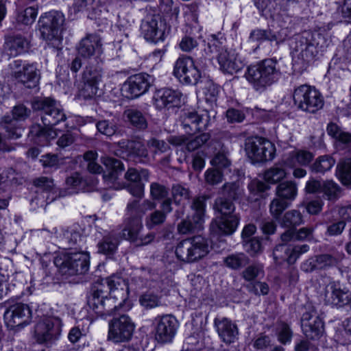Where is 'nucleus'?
<instances>
[{
  "label": "nucleus",
  "instance_id": "1",
  "mask_svg": "<svg viewBox=\"0 0 351 351\" xmlns=\"http://www.w3.org/2000/svg\"><path fill=\"white\" fill-rule=\"evenodd\" d=\"M282 72L279 62L276 59H265L256 64L247 68L245 73L247 80L256 90H263L277 82Z\"/></svg>",
  "mask_w": 351,
  "mask_h": 351
},
{
  "label": "nucleus",
  "instance_id": "2",
  "mask_svg": "<svg viewBox=\"0 0 351 351\" xmlns=\"http://www.w3.org/2000/svg\"><path fill=\"white\" fill-rule=\"evenodd\" d=\"M309 35L303 32L295 36L290 44L293 65L295 69L302 71L317 56V50L308 40Z\"/></svg>",
  "mask_w": 351,
  "mask_h": 351
},
{
  "label": "nucleus",
  "instance_id": "3",
  "mask_svg": "<svg viewBox=\"0 0 351 351\" xmlns=\"http://www.w3.org/2000/svg\"><path fill=\"white\" fill-rule=\"evenodd\" d=\"M209 252V245L207 240L197 235L180 241L176 248L177 258L186 263L195 262Z\"/></svg>",
  "mask_w": 351,
  "mask_h": 351
},
{
  "label": "nucleus",
  "instance_id": "4",
  "mask_svg": "<svg viewBox=\"0 0 351 351\" xmlns=\"http://www.w3.org/2000/svg\"><path fill=\"white\" fill-rule=\"evenodd\" d=\"M294 104L299 110L314 114L324 104L322 94L314 87L303 84L295 88L293 94Z\"/></svg>",
  "mask_w": 351,
  "mask_h": 351
},
{
  "label": "nucleus",
  "instance_id": "5",
  "mask_svg": "<svg viewBox=\"0 0 351 351\" xmlns=\"http://www.w3.org/2000/svg\"><path fill=\"white\" fill-rule=\"evenodd\" d=\"M32 106L34 110L41 112V120L45 126H54L66 120L60 105L51 97L35 99Z\"/></svg>",
  "mask_w": 351,
  "mask_h": 351
},
{
  "label": "nucleus",
  "instance_id": "6",
  "mask_svg": "<svg viewBox=\"0 0 351 351\" xmlns=\"http://www.w3.org/2000/svg\"><path fill=\"white\" fill-rule=\"evenodd\" d=\"M206 199V196H198L193 199L191 208L195 213L178 223L177 230L179 234H195L203 228Z\"/></svg>",
  "mask_w": 351,
  "mask_h": 351
},
{
  "label": "nucleus",
  "instance_id": "7",
  "mask_svg": "<svg viewBox=\"0 0 351 351\" xmlns=\"http://www.w3.org/2000/svg\"><path fill=\"white\" fill-rule=\"evenodd\" d=\"M108 290H106V286L103 282L98 281L92 287L88 304L99 315H112L119 307L113 305L114 301L111 296L108 298Z\"/></svg>",
  "mask_w": 351,
  "mask_h": 351
},
{
  "label": "nucleus",
  "instance_id": "8",
  "mask_svg": "<svg viewBox=\"0 0 351 351\" xmlns=\"http://www.w3.org/2000/svg\"><path fill=\"white\" fill-rule=\"evenodd\" d=\"M55 264L64 275H78L86 273L89 267V257L83 252H69L55 259Z\"/></svg>",
  "mask_w": 351,
  "mask_h": 351
},
{
  "label": "nucleus",
  "instance_id": "9",
  "mask_svg": "<svg viewBox=\"0 0 351 351\" xmlns=\"http://www.w3.org/2000/svg\"><path fill=\"white\" fill-rule=\"evenodd\" d=\"M65 19L60 12L53 11L45 14L39 20L41 37L46 41L60 43L64 30Z\"/></svg>",
  "mask_w": 351,
  "mask_h": 351
},
{
  "label": "nucleus",
  "instance_id": "10",
  "mask_svg": "<svg viewBox=\"0 0 351 351\" xmlns=\"http://www.w3.org/2000/svg\"><path fill=\"white\" fill-rule=\"evenodd\" d=\"M245 149L247 156L254 163L272 160L276 153L275 145L262 137L248 138Z\"/></svg>",
  "mask_w": 351,
  "mask_h": 351
},
{
  "label": "nucleus",
  "instance_id": "11",
  "mask_svg": "<svg viewBox=\"0 0 351 351\" xmlns=\"http://www.w3.org/2000/svg\"><path fill=\"white\" fill-rule=\"evenodd\" d=\"M212 38L213 39L208 43V47L210 53L217 54L220 69L223 73L231 75L240 71L243 67V63L237 59L234 53L228 52L215 35L212 36Z\"/></svg>",
  "mask_w": 351,
  "mask_h": 351
},
{
  "label": "nucleus",
  "instance_id": "12",
  "mask_svg": "<svg viewBox=\"0 0 351 351\" xmlns=\"http://www.w3.org/2000/svg\"><path fill=\"white\" fill-rule=\"evenodd\" d=\"M154 337L160 344L171 343L179 328L176 317L171 314L158 315L153 321Z\"/></svg>",
  "mask_w": 351,
  "mask_h": 351
},
{
  "label": "nucleus",
  "instance_id": "13",
  "mask_svg": "<svg viewBox=\"0 0 351 351\" xmlns=\"http://www.w3.org/2000/svg\"><path fill=\"white\" fill-rule=\"evenodd\" d=\"M134 328V323L128 315L114 317L109 322L108 339L114 343L128 341L132 338Z\"/></svg>",
  "mask_w": 351,
  "mask_h": 351
},
{
  "label": "nucleus",
  "instance_id": "14",
  "mask_svg": "<svg viewBox=\"0 0 351 351\" xmlns=\"http://www.w3.org/2000/svg\"><path fill=\"white\" fill-rule=\"evenodd\" d=\"M62 322L60 318L48 317L43 318L36 326L35 334L39 343H52L61 332Z\"/></svg>",
  "mask_w": 351,
  "mask_h": 351
},
{
  "label": "nucleus",
  "instance_id": "15",
  "mask_svg": "<svg viewBox=\"0 0 351 351\" xmlns=\"http://www.w3.org/2000/svg\"><path fill=\"white\" fill-rule=\"evenodd\" d=\"M3 317L5 324L10 328L24 326L32 321V310L29 305L22 302L8 303Z\"/></svg>",
  "mask_w": 351,
  "mask_h": 351
},
{
  "label": "nucleus",
  "instance_id": "16",
  "mask_svg": "<svg viewBox=\"0 0 351 351\" xmlns=\"http://www.w3.org/2000/svg\"><path fill=\"white\" fill-rule=\"evenodd\" d=\"M143 229L142 221L138 218L125 219L124 221V228L122 230L123 237L134 243L136 246L146 245L152 243L155 234L148 233L143 236L141 234Z\"/></svg>",
  "mask_w": 351,
  "mask_h": 351
},
{
  "label": "nucleus",
  "instance_id": "17",
  "mask_svg": "<svg viewBox=\"0 0 351 351\" xmlns=\"http://www.w3.org/2000/svg\"><path fill=\"white\" fill-rule=\"evenodd\" d=\"M173 73L180 82L186 84H195L201 77L200 71L189 56H182L176 60Z\"/></svg>",
  "mask_w": 351,
  "mask_h": 351
},
{
  "label": "nucleus",
  "instance_id": "18",
  "mask_svg": "<svg viewBox=\"0 0 351 351\" xmlns=\"http://www.w3.org/2000/svg\"><path fill=\"white\" fill-rule=\"evenodd\" d=\"M152 77L146 73H138L130 76L123 84L122 91L124 95L133 99L146 93L151 86Z\"/></svg>",
  "mask_w": 351,
  "mask_h": 351
},
{
  "label": "nucleus",
  "instance_id": "19",
  "mask_svg": "<svg viewBox=\"0 0 351 351\" xmlns=\"http://www.w3.org/2000/svg\"><path fill=\"white\" fill-rule=\"evenodd\" d=\"M149 173L146 169H141L138 171L134 168H128L124 175L126 182L123 187L134 197L142 198L144 195V184L142 180H147Z\"/></svg>",
  "mask_w": 351,
  "mask_h": 351
},
{
  "label": "nucleus",
  "instance_id": "20",
  "mask_svg": "<svg viewBox=\"0 0 351 351\" xmlns=\"http://www.w3.org/2000/svg\"><path fill=\"white\" fill-rule=\"evenodd\" d=\"M100 282L106 286V290L113 300L119 301V306L124 302L128 297V283L124 278L118 275H112Z\"/></svg>",
  "mask_w": 351,
  "mask_h": 351
},
{
  "label": "nucleus",
  "instance_id": "21",
  "mask_svg": "<svg viewBox=\"0 0 351 351\" xmlns=\"http://www.w3.org/2000/svg\"><path fill=\"white\" fill-rule=\"evenodd\" d=\"M302 328L306 337L311 339H319L324 332V322L313 308L302 317Z\"/></svg>",
  "mask_w": 351,
  "mask_h": 351
},
{
  "label": "nucleus",
  "instance_id": "22",
  "mask_svg": "<svg viewBox=\"0 0 351 351\" xmlns=\"http://www.w3.org/2000/svg\"><path fill=\"white\" fill-rule=\"evenodd\" d=\"M180 121L185 132L189 134L204 130L209 123L207 112L199 114L197 112H185L180 117Z\"/></svg>",
  "mask_w": 351,
  "mask_h": 351
},
{
  "label": "nucleus",
  "instance_id": "23",
  "mask_svg": "<svg viewBox=\"0 0 351 351\" xmlns=\"http://www.w3.org/2000/svg\"><path fill=\"white\" fill-rule=\"evenodd\" d=\"M325 302L337 307H343L351 304V293L342 289L339 285L332 282L325 288Z\"/></svg>",
  "mask_w": 351,
  "mask_h": 351
},
{
  "label": "nucleus",
  "instance_id": "24",
  "mask_svg": "<svg viewBox=\"0 0 351 351\" xmlns=\"http://www.w3.org/2000/svg\"><path fill=\"white\" fill-rule=\"evenodd\" d=\"M339 258L330 254H322L311 256L301 265V269L306 273L315 270H326L337 265Z\"/></svg>",
  "mask_w": 351,
  "mask_h": 351
},
{
  "label": "nucleus",
  "instance_id": "25",
  "mask_svg": "<svg viewBox=\"0 0 351 351\" xmlns=\"http://www.w3.org/2000/svg\"><path fill=\"white\" fill-rule=\"evenodd\" d=\"M12 75L19 82L27 88L37 87L40 78V73L35 64H27L22 69L14 71Z\"/></svg>",
  "mask_w": 351,
  "mask_h": 351
},
{
  "label": "nucleus",
  "instance_id": "26",
  "mask_svg": "<svg viewBox=\"0 0 351 351\" xmlns=\"http://www.w3.org/2000/svg\"><path fill=\"white\" fill-rule=\"evenodd\" d=\"M78 53L83 58H90L102 53L101 38L96 34H87L77 47Z\"/></svg>",
  "mask_w": 351,
  "mask_h": 351
},
{
  "label": "nucleus",
  "instance_id": "27",
  "mask_svg": "<svg viewBox=\"0 0 351 351\" xmlns=\"http://www.w3.org/2000/svg\"><path fill=\"white\" fill-rule=\"evenodd\" d=\"M214 324L219 336L223 342L230 344L236 341L239 330L235 323L226 317H217Z\"/></svg>",
  "mask_w": 351,
  "mask_h": 351
},
{
  "label": "nucleus",
  "instance_id": "28",
  "mask_svg": "<svg viewBox=\"0 0 351 351\" xmlns=\"http://www.w3.org/2000/svg\"><path fill=\"white\" fill-rule=\"evenodd\" d=\"M180 101V94L170 88L159 89L154 95V104L159 110L177 106Z\"/></svg>",
  "mask_w": 351,
  "mask_h": 351
},
{
  "label": "nucleus",
  "instance_id": "29",
  "mask_svg": "<svg viewBox=\"0 0 351 351\" xmlns=\"http://www.w3.org/2000/svg\"><path fill=\"white\" fill-rule=\"evenodd\" d=\"M141 30L143 37L147 41L157 43L163 40L164 30L158 27L157 18L154 16H147L142 21Z\"/></svg>",
  "mask_w": 351,
  "mask_h": 351
},
{
  "label": "nucleus",
  "instance_id": "30",
  "mask_svg": "<svg viewBox=\"0 0 351 351\" xmlns=\"http://www.w3.org/2000/svg\"><path fill=\"white\" fill-rule=\"evenodd\" d=\"M239 221V218L237 215L221 217L212 221L210 228L212 232L218 234H231L236 230Z\"/></svg>",
  "mask_w": 351,
  "mask_h": 351
},
{
  "label": "nucleus",
  "instance_id": "31",
  "mask_svg": "<svg viewBox=\"0 0 351 351\" xmlns=\"http://www.w3.org/2000/svg\"><path fill=\"white\" fill-rule=\"evenodd\" d=\"M29 134L35 138V141L42 145H45L49 141L55 138L58 136L56 130L53 126L43 127L39 124L33 125L29 130Z\"/></svg>",
  "mask_w": 351,
  "mask_h": 351
},
{
  "label": "nucleus",
  "instance_id": "32",
  "mask_svg": "<svg viewBox=\"0 0 351 351\" xmlns=\"http://www.w3.org/2000/svg\"><path fill=\"white\" fill-rule=\"evenodd\" d=\"M156 204L149 199L144 200L141 204L139 200H132L127 204L126 219L139 218L141 220L142 217L147 210L155 208Z\"/></svg>",
  "mask_w": 351,
  "mask_h": 351
},
{
  "label": "nucleus",
  "instance_id": "33",
  "mask_svg": "<svg viewBox=\"0 0 351 351\" xmlns=\"http://www.w3.org/2000/svg\"><path fill=\"white\" fill-rule=\"evenodd\" d=\"M277 22L280 29L276 32V36H274L276 40V45L284 42L291 34L294 26L292 17L285 13H280L277 19Z\"/></svg>",
  "mask_w": 351,
  "mask_h": 351
},
{
  "label": "nucleus",
  "instance_id": "34",
  "mask_svg": "<svg viewBox=\"0 0 351 351\" xmlns=\"http://www.w3.org/2000/svg\"><path fill=\"white\" fill-rule=\"evenodd\" d=\"M121 148L132 158H147L148 152L145 145L140 141H123L119 143Z\"/></svg>",
  "mask_w": 351,
  "mask_h": 351
},
{
  "label": "nucleus",
  "instance_id": "35",
  "mask_svg": "<svg viewBox=\"0 0 351 351\" xmlns=\"http://www.w3.org/2000/svg\"><path fill=\"white\" fill-rule=\"evenodd\" d=\"M285 159L275 164L273 167L267 169L264 173V180L270 184H276L282 180L287 176Z\"/></svg>",
  "mask_w": 351,
  "mask_h": 351
},
{
  "label": "nucleus",
  "instance_id": "36",
  "mask_svg": "<svg viewBox=\"0 0 351 351\" xmlns=\"http://www.w3.org/2000/svg\"><path fill=\"white\" fill-rule=\"evenodd\" d=\"M0 125L5 130L6 138L9 140L20 138L24 132L23 128L17 125L16 122L10 116L3 117L0 121Z\"/></svg>",
  "mask_w": 351,
  "mask_h": 351
},
{
  "label": "nucleus",
  "instance_id": "37",
  "mask_svg": "<svg viewBox=\"0 0 351 351\" xmlns=\"http://www.w3.org/2000/svg\"><path fill=\"white\" fill-rule=\"evenodd\" d=\"M104 165L108 169V173L104 175V178L108 182H114L118 179L119 175L124 170L123 163L119 159L106 158L104 160Z\"/></svg>",
  "mask_w": 351,
  "mask_h": 351
},
{
  "label": "nucleus",
  "instance_id": "38",
  "mask_svg": "<svg viewBox=\"0 0 351 351\" xmlns=\"http://www.w3.org/2000/svg\"><path fill=\"white\" fill-rule=\"evenodd\" d=\"M313 155L310 152H292L285 158V164L289 168H294L296 165L306 166L313 160Z\"/></svg>",
  "mask_w": 351,
  "mask_h": 351
},
{
  "label": "nucleus",
  "instance_id": "39",
  "mask_svg": "<svg viewBox=\"0 0 351 351\" xmlns=\"http://www.w3.org/2000/svg\"><path fill=\"white\" fill-rule=\"evenodd\" d=\"M308 250L309 246L306 244L295 246L287 245L286 244H279L278 245L276 252H278L279 250H286L287 262L291 265L296 262L300 255L308 252ZM276 255L279 256L277 252H276Z\"/></svg>",
  "mask_w": 351,
  "mask_h": 351
},
{
  "label": "nucleus",
  "instance_id": "40",
  "mask_svg": "<svg viewBox=\"0 0 351 351\" xmlns=\"http://www.w3.org/2000/svg\"><path fill=\"white\" fill-rule=\"evenodd\" d=\"M123 115L132 127L138 130H145L147 128V119L141 110L135 108H129L124 111Z\"/></svg>",
  "mask_w": 351,
  "mask_h": 351
},
{
  "label": "nucleus",
  "instance_id": "41",
  "mask_svg": "<svg viewBox=\"0 0 351 351\" xmlns=\"http://www.w3.org/2000/svg\"><path fill=\"white\" fill-rule=\"evenodd\" d=\"M297 193V184L293 181L282 182L277 186L276 189V196L285 199L287 202L294 199Z\"/></svg>",
  "mask_w": 351,
  "mask_h": 351
},
{
  "label": "nucleus",
  "instance_id": "42",
  "mask_svg": "<svg viewBox=\"0 0 351 351\" xmlns=\"http://www.w3.org/2000/svg\"><path fill=\"white\" fill-rule=\"evenodd\" d=\"M119 243V239L116 236H105L97 244L98 252L105 255H112L116 252Z\"/></svg>",
  "mask_w": 351,
  "mask_h": 351
},
{
  "label": "nucleus",
  "instance_id": "43",
  "mask_svg": "<svg viewBox=\"0 0 351 351\" xmlns=\"http://www.w3.org/2000/svg\"><path fill=\"white\" fill-rule=\"evenodd\" d=\"M10 56H16L24 52L29 45L28 41L21 36L10 37L6 42Z\"/></svg>",
  "mask_w": 351,
  "mask_h": 351
},
{
  "label": "nucleus",
  "instance_id": "44",
  "mask_svg": "<svg viewBox=\"0 0 351 351\" xmlns=\"http://www.w3.org/2000/svg\"><path fill=\"white\" fill-rule=\"evenodd\" d=\"M103 69L99 65L90 64L86 66L82 73V82L93 83L97 85L101 82Z\"/></svg>",
  "mask_w": 351,
  "mask_h": 351
},
{
  "label": "nucleus",
  "instance_id": "45",
  "mask_svg": "<svg viewBox=\"0 0 351 351\" xmlns=\"http://www.w3.org/2000/svg\"><path fill=\"white\" fill-rule=\"evenodd\" d=\"M223 263L228 268L238 270L247 265L250 263V258L244 253H236L226 257Z\"/></svg>",
  "mask_w": 351,
  "mask_h": 351
},
{
  "label": "nucleus",
  "instance_id": "46",
  "mask_svg": "<svg viewBox=\"0 0 351 351\" xmlns=\"http://www.w3.org/2000/svg\"><path fill=\"white\" fill-rule=\"evenodd\" d=\"M327 132L333 138L351 148V134L343 131L337 124L330 123L327 126Z\"/></svg>",
  "mask_w": 351,
  "mask_h": 351
},
{
  "label": "nucleus",
  "instance_id": "47",
  "mask_svg": "<svg viewBox=\"0 0 351 351\" xmlns=\"http://www.w3.org/2000/svg\"><path fill=\"white\" fill-rule=\"evenodd\" d=\"M336 174L343 185H351V158L338 163Z\"/></svg>",
  "mask_w": 351,
  "mask_h": 351
},
{
  "label": "nucleus",
  "instance_id": "48",
  "mask_svg": "<svg viewBox=\"0 0 351 351\" xmlns=\"http://www.w3.org/2000/svg\"><path fill=\"white\" fill-rule=\"evenodd\" d=\"M303 223V216L298 210H291L286 212L280 221L281 226L285 228H295Z\"/></svg>",
  "mask_w": 351,
  "mask_h": 351
},
{
  "label": "nucleus",
  "instance_id": "49",
  "mask_svg": "<svg viewBox=\"0 0 351 351\" xmlns=\"http://www.w3.org/2000/svg\"><path fill=\"white\" fill-rule=\"evenodd\" d=\"M217 149L218 151L212 159L211 164L217 167H226L229 166L230 161L228 158L229 154L228 149L219 142L217 143V146L215 147V149Z\"/></svg>",
  "mask_w": 351,
  "mask_h": 351
},
{
  "label": "nucleus",
  "instance_id": "50",
  "mask_svg": "<svg viewBox=\"0 0 351 351\" xmlns=\"http://www.w3.org/2000/svg\"><path fill=\"white\" fill-rule=\"evenodd\" d=\"M335 160L330 156H319L311 166V169L316 173H324L329 171L335 165Z\"/></svg>",
  "mask_w": 351,
  "mask_h": 351
},
{
  "label": "nucleus",
  "instance_id": "51",
  "mask_svg": "<svg viewBox=\"0 0 351 351\" xmlns=\"http://www.w3.org/2000/svg\"><path fill=\"white\" fill-rule=\"evenodd\" d=\"M341 191V187L332 180H326L322 182L321 193H323L328 200H337L340 196Z\"/></svg>",
  "mask_w": 351,
  "mask_h": 351
},
{
  "label": "nucleus",
  "instance_id": "52",
  "mask_svg": "<svg viewBox=\"0 0 351 351\" xmlns=\"http://www.w3.org/2000/svg\"><path fill=\"white\" fill-rule=\"evenodd\" d=\"M304 33L309 35L308 39L315 46L317 54L319 51H323L330 45V40L319 32L304 31Z\"/></svg>",
  "mask_w": 351,
  "mask_h": 351
},
{
  "label": "nucleus",
  "instance_id": "53",
  "mask_svg": "<svg viewBox=\"0 0 351 351\" xmlns=\"http://www.w3.org/2000/svg\"><path fill=\"white\" fill-rule=\"evenodd\" d=\"M214 208L221 214V217H228L234 213L235 207L234 204L230 199L224 197H218L214 204Z\"/></svg>",
  "mask_w": 351,
  "mask_h": 351
},
{
  "label": "nucleus",
  "instance_id": "54",
  "mask_svg": "<svg viewBox=\"0 0 351 351\" xmlns=\"http://www.w3.org/2000/svg\"><path fill=\"white\" fill-rule=\"evenodd\" d=\"M241 193V191L238 182H228L223 185L220 197H224L232 202L238 199Z\"/></svg>",
  "mask_w": 351,
  "mask_h": 351
},
{
  "label": "nucleus",
  "instance_id": "55",
  "mask_svg": "<svg viewBox=\"0 0 351 351\" xmlns=\"http://www.w3.org/2000/svg\"><path fill=\"white\" fill-rule=\"evenodd\" d=\"M289 206V203L278 196L269 204V213L275 219H278L282 213Z\"/></svg>",
  "mask_w": 351,
  "mask_h": 351
},
{
  "label": "nucleus",
  "instance_id": "56",
  "mask_svg": "<svg viewBox=\"0 0 351 351\" xmlns=\"http://www.w3.org/2000/svg\"><path fill=\"white\" fill-rule=\"evenodd\" d=\"M263 266L261 264L248 265L241 273L242 278L250 282L256 281V279L261 275L263 276Z\"/></svg>",
  "mask_w": 351,
  "mask_h": 351
},
{
  "label": "nucleus",
  "instance_id": "57",
  "mask_svg": "<svg viewBox=\"0 0 351 351\" xmlns=\"http://www.w3.org/2000/svg\"><path fill=\"white\" fill-rule=\"evenodd\" d=\"M139 302L145 309H152L161 306L160 297L152 292H146L141 295Z\"/></svg>",
  "mask_w": 351,
  "mask_h": 351
},
{
  "label": "nucleus",
  "instance_id": "58",
  "mask_svg": "<svg viewBox=\"0 0 351 351\" xmlns=\"http://www.w3.org/2000/svg\"><path fill=\"white\" fill-rule=\"evenodd\" d=\"M172 198L175 204H180L184 200H188L191 197V192L188 188L176 184L171 188Z\"/></svg>",
  "mask_w": 351,
  "mask_h": 351
},
{
  "label": "nucleus",
  "instance_id": "59",
  "mask_svg": "<svg viewBox=\"0 0 351 351\" xmlns=\"http://www.w3.org/2000/svg\"><path fill=\"white\" fill-rule=\"evenodd\" d=\"M166 218L165 213L159 210H156L146 217L145 226L149 230L154 229L162 225L166 221Z\"/></svg>",
  "mask_w": 351,
  "mask_h": 351
},
{
  "label": "nucleus",
  "instance_id": "60",
  "mask_svg": "<svg viewBox=\"0 0 351 351\" xmlns=\"http://www.w3.org/2000/svg\"><path fill=\"white\" fill-rule=\"evenodd\" d=\"M102 5L100 0H86V11L88 17L93 20L99 19L102 12Z\"/></svg>",
  "mask_w": 351,
  "mask_h": 351
},
{
  "label": "nucleus",
  "instance_id": "61",
  "mask_svg": "<svg viewBox=\"0 0 351 351\" xmlns=\"http://www.w3.org/2000/svg\"><path fill=\"white\" fill-rule=\"evenodd\" d=\"M243 246L245 251L250 254V256H256L263 251V246L261 241L257 237L249 239L243 241Z\"/></svg>",
  "mask_w": 351,
  "mask_h": 351
},
{
  "label": "nucleus",
  "instance_id": "62",
  "mask_svg": "<svg viewBox=\"0 0 351 351\" xmlns=\"http://www.w3.org/2000/svg\"><path fill=\"white\" fill-rule=\"evenodd\" d=\"M38 14L37 10L34 7H29L21 12L17 16V21L25 25H31L35 21Z\"/></svg>",
  "mask_w": 351,
  "mask_h": 351
},
{
  "label": "nucleus",
  "instance_id": "63",
  "mask_svg": "<svg viewBox=\"0 0 351 351\" xmlns=\"http://www.w3.org/2000/svg\"><path fill=\"white\" fill-rule=\"evenodd\" d=\"M168 189L158 182H152L150 185V195L154 200H160L167 197Z\"/></svg>",
  "mask_w": 351,
  "mask_h": 351
},
{
  "label": "nucleus",
  "instance_id": "64",
  "mask_svg": "<svg viewBox=\"0 0 351 351\" xmlns=\"http://www.w3.org/2000/svg\"><path fill=\"white\" fill-rule=\"evenodd\" d=\"M96 127L101 134L107 136H113L118 128L113 121H110L109 120H101L98 121L96 124Z\"/></svg>",
  "mask_w": 351,
  "mask_h": 351
}]
</instances>
